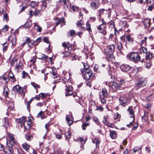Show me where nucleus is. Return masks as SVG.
Instances as JSON below:
<instances>
[{
  "label": "nucleus",
  "mask_w": 154,
  "mask_h": 154,
  "mask_svg": "<svg viewBox=\"0 0 154 154\" xmlns=\"http://www.w3.org/2000/svg\"><path fill=\"white\" fill-rule=\"evenodd\" d=\"M115 49V46L113 44H111L108 46L107 49L108 53L107 54V58L109 60H111L113 58V53Z\"/></svg>",
  "instance_id": "obj_1"
},
{
  "label": "nucleus",
  "mask_w": 154,
  "mask_h": 154,
  "mask_svg": "<svg viewBox=\"0 0 154 154\" xmlns=\"http://www.w3.org/2000/svg\"><path fill=\"white\" fill-rule=\"evenodd\" d=\"M128 58L130 60L135 62H137L140 60L139 54L135 52L130 53L128 55Z\"/></svg>",
  "instance_id": "obj_2"
},
{
  "label": "nucleus",
  "mask_w": 154,
  "mask_h": 154,
  "mask_svg": "<svg viewBox=\"0 0 154 154\" xmlns=\"http://www.w3.org/2000/svg\"><path fill=\"white\" fill-rule=\"evenodd\" d=\"M8 138L7 140V145L10 146H13V145L17 141L15 138L14 135L8 133Z\"/></svg>",
  "instance_id": "obj_3"
},
{
  "label": "nucleus",
  "mask_w": 154,
  "mask_h": 154,
  "mask_svg": "<svg viewBox=\"0 0 154 154\" xmlns=\"http://www.w3.org/2000/svg\"><path fill=\"white\" fill-rule=\"evenodd\" d=\"M100 97L102 103H105L106 102L105 98L107 97L108 95V93L106 88H103L102 92H99Z\"/></svg>",
  "instance_id": "obj_4"
},
{
  "label": "nucleus",
  "mask_w": 154,
  "mask_h": 154,
  "mask_svg": "<svg viewBox=\"0 0 154 154\" xmlns=\"http://www.w3.org/2000/svg\"><path fill=\"white\" fill-rule=\"evenodd\" d=\"M119 104L122 106H125L130 102L129 100L124 95L121 96L119 99Z\"/></svg>",
  "instance_id": "obj_5"
},
{
  "label": "nucleus",
  "mask_w": 154,
  "mask_h": 154,
  "mask_svg": "<svg viewBox=\"0 0 154 154\" xmlns=\"http://www.w3.org/2000/svg\"><path fill=\"white\" fill-rule=\"evenodd\" d=\"M106 27V26L100 25L97 26V29L100 33H102L103 35H105L107 33Z\"/></svg>",
  "instance_id": "obj_6"
},
{
  "label": "nucleus",
  "mask_w": 154,
  "mask_h": 154,
  "mask_svg": "<svg viewBox=\"0 0 154 154\" xmlns=\"http://www.w3.org/2000/svg\"><path fill=\"white\" fill-rule=\"evenodd\" d=\"M92 72L91 70L88 69H86L85 73L83 75L84 78L86 80H89L92 75Z\"/></svg>",
  "instance_id": "obj_7"
},
{
  "label": "nucleus",
  "mask_w": 154,
  "mask_h": 154,
  "mask_svg": "<svg viewBox=\"0 0 154 154\" xmlns=\"http://www.w3.org/2000/svg\"><path fill=\"white\" fill-rule=\"evenodd\" d=\"M146 82L145 79L141 78L138 81L136 85L138 88L143 87L146 85Z\"/></svg>",
  "instance_id": "obj_8"
},
{
  "label": "nucleus",
  "mask_w": 154,
  "mask_h": 154,
  "mask_svg": "<svg viewBox=\"0 0 154 154\" xmlns=\"http://www.w3.org/2000/svg\"><path fill=\"white\" fill-rule=\"evenodd\" d=\"M121 88L120 84L113 82L111 88L113 92H115L120 89Z\"/></svg>",
  "instance_id": "obj_9"
},
{
  "label": "nucleus",
  "mask_w": 154,
  "mask_h": 154,
  "mask_svg": "<svg viewBox=\"0 0 154 154\" xmlns=\"http://www.w3.org/2000/svg\"><path fill=\"white\" fill-rule=\"evenodd\" d=\"M12 147L7 145L4 150L5 154H14Z\"/></svg>",
  "instance_id": "obj_10"
},
{
  "label": "nucleus",
  "mask_w": 154,
  "mask_h": 154,
  "mask_svg": "<svg viewBox=\"0 0 154 154\" xmlns=\"http://www.w3.org/2000/svg\"><path fill=\"white\" fill-rule=\"evenodd\" d=\"M152 50L149 51L146 54V60H150L153 57H154V49L152 48Z\"/></svg>",
  "instance_id": "obj_11"
},
{
  "label": "nucleus",
  "mask_w": 154,
  "mask_h": 154,
  "mask_svg": "<svg viewBox=\"0 0 154 154\" xmlns=\"http://www.w3.org/2000/svg\"><path fill=\"white\" fill-rule=\"evenodd\" d=\"M23 89L19 85H17L14 86L12 89V91L16 92L17 93L21 94L23 92Z\"/></svg>",
  "instance_id": "obj_12"
},
{
  "label": "nucleus",
  "mask_w": 154,
  "mask_h": 154,
  "mask_svg": "<svg viewBox=\"0 0 154 154\" xmlns=\"http://www.w3.org/2000/svg\"><path fill=\"white\" fill-rule=\"evenodd\" d=\"M108 119V116L104 117L103 120L102 121L103 123L105 125H106L110 128H113L114 125L112 124L109 123L107 120Z\"/></svg>",
  "instance_id": "obj_13"
},
{
  "label": "nucleus",
  "mask_w": 154,
  "mask_h": 154,
  "mask_svg": "<svg viewBox=\"0 0 154 154\" xmlns=\"http://www.w3.org/2000/svg\"><path fill=\"white\" fill-rule=\"evenodd\" d=\"M120 68L122 71L126 72L130 70L131 67L128 65L123 64L121 66Z\"/></svg>",
  "instance_id": "obj_14"
},
{
  "label": "nucleus",
  "mask_w": 154,
  "mask_h": 154,
  "mask_svg": "<svg viewBox=\"0 0 154 154\" xmlns=\"http://www.w3.org/2000/svg\"><path fill=\"white\" fill-rule=\"evenodd\" d=\"M26 42H27V45H28V50H30L32 48V46H34L33 43V40H31L29 38H26Z\"/></svg>",
  "instance_id": "obj_15"
},
{
  "label": "nucleus",
  "mask_w": 154,
  "mask_h": 154,
  "mask_svg": "<svg viewBox=\"0 0 154 154\" xmlns=\"http://www.w3.org/2000/svg\"><path fill=\"white\" fill-rule=\"evenodd\" d=\"M126 39V42L127 44H131L133 42V38L130 35H127Z\"/></svg>",
  "instance_id": "obj_16"
},
{
  "label": "nucleus",
  "mask_w": 154,
  "mask_h": 154,
  "mask_svg": "<svg viewBox=\"0 0 154 154\" xmlns=\"http://www.w3.org/2000/svg\"><path fill=\"white\" fill-rule=\"evenodd\" d=\"M128 111L129 112L130 115V118L132 119V121H134L135 120L134 115V112L133 109L130 107H129L127 109Z\"/></svg>",
  "instance_id": "obj_17"
},
{
  "label": "nucleus",
  "mask_w": 154,
  "mask_h": 154,
  "mask_svg": "<svg viewBox=\"0 0 154 154\" xmlns=\"http://www.w3.org/2000/svg\"><path fill=\"white\" fill-rule=\"evenodd\" d=\"M49 68L50 73L52 75V77L54 78H56L57 77V71L55 69L52 68Z\"/></svg>",
  "instance_id": "obj_18"
},
{
  "label": "nucleus",
  "mask_w": 154,
  "mask_h": 154,
  "mask_svg": "<svg viewBox=\"0 0 154 154\" xmlns=\"http://www.w3.org/2000/svg\"><path fill=\"white\" fill-rule=\"evenodd\" d=\"M65 90L66 91V93L65 94L66 96L72 95L73 93V91L70 89L69 88H68L67 86H66Z\"/></svg>",
  "instance_id": "obj_19"
},
{
  "label": "nucleus",
  "mask_w": 154,
  "mask_h": 154,
  "mask_svg": "<svg viewBox=\"0 0 154 154\" xmlns=\"http://www.w3.org/2000/svg\"><path fill=\"white\" fill-rule=\"evenodd\" d=\"M60 23H62V25L63 26L65 25V21L64 20V17H61L60 18H58L55 26H57Z\"/></svg>",
  "instance_id": "obj_20"
},
{
  "label": "nucleus",
  "mask_w": 154,
  "mask_h": 154,
  "mask_svg": "<svg viewBox=\"0 0 154 154\" xmlns=\"http://www.w3.org/2000/svg\"><path fill=\"white\" fill-rule=\"evenodd\" d=\"M72 115H68L66 117V120L67 121L68 125L69 126L72 125L73 123L72 121Z\"/></svg>",
  "instance_id": "obj_21"
},
{
  "label": "nucleus",
  "mask_w": 154,
  "mask_h": 154,
  "mask_svg": "<svg viewBox=\"0 0 154 154\" xmlns=\"http://www.w3.org/2000/svg\"><path fill=\"white\" fill-rule=\"evenodd\" d=\"M76 24L78 27H80L81 29L84 30L85 28L83 27H81L82 26L84 25L83 22L82 21V19L78 20L77 21Z\"/></svg>",
  "instance_id": "obj_22"
},
{
  "label": "nucleus",
  "mask_w": 154,
  "mask_h": 154,
  "mask_svg": "<svg viewBox=\"0 0 154 154\" xmlns=\"http://www.w3.org/2000/svg\"><path fill=\"white\" fill-rule=\"evenodd\" d=\"M26 118L25 117H23L20 119H16V122L19 123L21 124V125H23L26 120Z\"/></svg>",
  "instance_id": "obj_23"
},
{
  "label": "nucleus",
  "mask_w": 154,
  "mask_h": 154,
  "mask_svg": "<svg viewBox=\"0 0 154 154\" xmlns=\"http://www.w3.org/2000/svg\"><path fill=\"white\" fill-rule=\"evenodd\" d=\"M22 146L25 151L26 152H28L30 146L26 143H24L22 144Z\"/></svg>",
  "instance_id": "obj_24"
},
{
  "label": "nucleus",
  "mask_w": 154,
  "mask_h": 154,
  "mask_svg": "<svg viewBox=\"0 0 154 154\" xmlns=\"http://www.w3.org/2000/svg\"><path fill=\"white\" fill-rule=\"evenodd\" d=\"M116 44L117 45L116 48L118 50L120 51L123 49V46L121 42H118L117 43L116 42Z\"/></svg>",
  "instance_id": "obj_25"
},
{
  "label": "nucleus",
  "mask_w": 154,
  "mask_h": 154,
  "mask_svg": "<svg viewBox=\"0 0 154 154\" xmlns=\"http://www.w3.org/2000/svg\"><path fill=\"white\" fill-rule=\"evenodd\" d=\"M143 23L145 26L149 27L150 25V20L148 19H145Z\"/></svg>",
  "instance_id": "obj_26"
},
{
  "label": "nucleus",
  "mask_w": 154,
  "mask_h": 154,
  "mask_svg": "<svg viewBox=\"0 0 154 154\" xmlns=\"http://www.w3.org/2000/svg\"><path fill=\"white\" fill-rule=\"evenodd\" d=\"M23 125L24 127V128L26 130L29 129L31 127L30 122H28L26 121H25Z\"/></svg>",
  "instance_id": "obj_27"
},
{
  "label": "nucleus",
  "mask_w": 154,
  "mask_h": 154,
  "mask_svg": "<svg viewBox=\"0 0 154 154\" xmlns=\"http://www.w3.org/2000/svg\"><path fill=\"white\" fill-rule=\"evenodd\" d=\"M86 29L88 31L89 33L92 32V30L91 27V25L89 23V21H88L86 23Z\"/></svg>",
  "instance_id": "obj_28"
},
{
  "label": "nucleus",
  "mask_w": 154,
  "mask_h": 154,
  "mask_svg": "<svg viewBox=\"0 0 154 154\" xmlns=\"http://www.w3.org/2000/svg\"><path fill=\"white\" fill-rule=\"evenodd\" d=\"M110 136L112 139H115L117 137V135L115 131H110Z\"/></svg>",
  "instance_id": "obj_29"
},
{
  "label": "nucleus",
  "mask_w": 154,
  "mask_h": 154,
  "mask_svg": "<svg viewBox=\"0 0 154 154\" xmlns=\"http://www.w3.org/2000/svg\"><path fill=\"white\" fill-rule=\"evenodd\" d=\"M62 45L64 48H67L68 49H71V47L70 46L69 42H63L62 43Z\"/></svg>",
  "instance_id": "obj_30"
},
{
  "label": "nucleus",
  "mask_w": 154,
  "mask_h": 154,
  "mask_svg": "<svg viewBox=\"0 0 154 154\" xmlns=\"http://www.w3.org/2000/svg\"><path fill=\"white\" fill-rule=\"evenodd\" d=\"M110 25L112 26V27L114 28L115 31V35L116 36H117L119 34V32L115 28L114 22H112L111 23H110Z\"/></svg>",
  "instance_id": "obj_31"
},
{
  "label": "nucleus",
  "mask_w": 154,
  "mask_h": 154,
  "mask_svg": "<svg viewBox=\"0 0 154 154\" xmlns=\"http://www.w3.org/2000/svg\"><path fill=\"white\" fill-rule=\"evenodd\" d=\"M91 7L93 9H97L98 7V4L95 2H92L91 3Z\"/></svg>",
  "instance_id": "obj_32"
},
{
  "label": "nucleus",
  "mask_w": 154,
  "mask_h": 154,
  "mask_svg": "<svg viewBox=\"0 0 154 154\" xmlns=\"http://www.w3.org/2000/svg\"><path fill=\"white\" fill-rule=\"evenodd\" d=\"M64 135L66 137V140L69 139L70 138V136L71 135V133L70 131L68 130V131L66 132L65 134Z\"/></svg>",
  "instance_id": "obj_33"
},
{
  "label": "nucleus",
  "mask_w": 154,
  "mask_h": 154,
  "mask_svg": "<svg viewBox=\"0 0 154 154\" xmlns=\"http://www.w3.org/2000/svg\"><path fill=\"white\" fill-rule=\"evenodd\" d=\"M60 133H56L55 134L56 137L57 139H60L62 138V135L63 134V133H62V131L60 130Z\"/></svg>",
  "instance_id": "obj_34"
},
{
  "label": "nucleus",
  "mask_w": 154,
  "mask_h": 154,
  "mask_svg": "<svg viewBox=\"0 0 154 154\" xmlns=\"http://www.w3.org/2000/svg\"><path fill=\"white\" fill-rule=\"evenodd\" d=\"M71 49H68V51H65L63 53V54L64 56H63V57H68L70 55V51Z\"/></svg>",
  "instance_id": "obj_35"
},
{
  "label": "nucleus",
  "mask_w": 154,
  "mask_h": 154,
  "mask_svg": "<svg viewBox=\"0 0 154 154\" xmlns=\"http://www.w3.org/2000/svg\"><path fill=\"white\" fill-rule=\"evenodd\" d=\"M3 126L7 127L9 125V122L8 119L6 117L4 118L3 121Z\"/></svg>",
  "instance_id": "obj_36"
},
{
  "label": "nucleus",
  "mask_w": 154,
  "mask_h": 154,
  "mask_svg": "<svg viewBox=\"0 0 154 154\" xmlns=\"http://www.w3.org/2000/svg\"><path fill=\"white\" fill-rule=\"evenodd\" d=\"M9 78L11 79V81L12 82H14L15 81V77L12 72H9Z\"/></svg>",
  "instance_id": "obj_37"
},
{
  "label": "nucleus",
  "mask_w": 154,
  "mask_h": 154,
  "mask_svg": "<svg viewBox=\"0 0 154 154\" xmlns=\"http://www.w3.org/2000/svg\"><path fill=\"white\" fill-rule=\"evenodd\" d=\"M9 89L8 87L6 86L5 87L3 91V94L5 96H7L8 94Z\"/></svg>",
  "instance_id": "obj_38"
},
{
  "label": "nucleus",
  "mask_w": 154,
  "mask_h": 154,
  "mask_svg": "<svg viewBox=\"0 0 154 154\" xmlns=\"http://www.w3.org/2000/svg\"><path fill=\"white\" fill-rule=\"evenodd\" d=\"M38 3L34 1H32L31 2L30 5L32 8H35L38 6Z\"/></svg>",
  "instance_id": "obj_39"
},
{
  "label": "nucleus",
  "mask_w": 154,
  "mask_h": 154,
  "mask_svg": "<svg viewBox=\"0 0 154 154\" xmlns=\"http://www.w3.org/2000/svg\"><path fill=\"white\" fill-rule=\"evenodd\" d=\"M140 149H137L136 147H134L133 149V150L134 151V153L132 154H140Z\"/></svg>",
  "instance_id": "obj_40"
},
{
  "label": "nucleus",
  "mask_w": 154,
  "mask_h": 154,
  "mask_svg": "<svg viewBox=\"0 0 154 154\" xmlns=\"http://www.w3.org/2000/svg\"><path fill=\"white\" fill-rule=\"evenodd\" d=\"M34 28L37 29V31L38 32H41L42 31V28L36 23L34 24Z\"/></svg>",
  "instance_id": "obj_41"
},
{
  "label": "nucleus",
  "mask_w": 154,
  "mask_h": 154,
  "mask_svg": "<svg viewBox=\"0 0 154 154\" xmlns=\"http://www.w3.org/2000/svg\"><path fill=\"white\" fill-rule=\"evenodd\" d=\"M147 38L145 37L140 41V44L141 46H142L144 44H146V39Z\"/></svg>",
  "instance_id": "obj_42"
},
{
  "label": "nucleus",
  "mask_w": 154,
  "mask_h": 154,
  "mask_svg": "<svg viewBox=\"0 0 154 154\" xmlns=\"http://www.w3.org/2000/svg\"><path fill=\"white\" fill-rule=\"evenodd\" d=\"M140 51H142L144 54H146L148 53L147 50L146 48L143 47H142L140 48Z\"/></svg>",
  "instance_id": "obj_43"
},
{
  "label": "nucleus",
  "mask_w": 154,
  "mask_h": 154,
  "mask_svg": "<svg viewBox=\"0 0 154 154\" xmlns=\"http://www.w3.org/2000/svg\"><path fill=\"white\" fill-rule=\"evenodd\" d=\"M31 84L35 89H36L38 88H40L39 85L35 83V82H32L31 83Z\"/></svg>",
  "instance_id": "obj_44"
},
{
  "label": "nucleus",
  "mask_w": 154,
  "mask_h": 154,
  "mask_svg": "<svg viewBox=\"0 0 154 154\" xmlns=\"http://www.w3.org/2000/svg\"><path fill=\"white\" fill-rule=\"evenodd\" d=\"M92 142L96 144V147H98L100 142L97 139H95L94 140H92Z\"/></svg>",
  "instance_id": "obj_45"
},
{
  "label": "nucleus",
  "mask_w": 154,
  "mask_h": 154,
  "mask_svg": "<svg viewBox=\"0 0 154 154\" xmlns=\"http://www.w3.org/2000/svg\"><path fill=\"white\" fill-rule=\"evenodd\" d=\"M8 44L6 42H5L3 44V50L4 51H6L8 48Z\"/></svg>",
  "instance_id": "obj_46"
},
{
  "label": "nucleus",
  "mask_w": 154,
  "mask_h": 154,
  "mask_svg": "<svg viewBox=\"0 0 154 154\" xmlns=\"http://www.w3.org/2000/svg\"><path fill=\"white\" fill-rule=\"evenodd\" d=\"M48 94L46 93H41L39 94V97L42 99H44L47 97Z\"/></svg>",
  "instance_id": "obj_47"
},
{
  "label": "nucleus",
  "mask_w": 154,
  "mask_h": 154,
  "mask_svg": "<svg viewBox=\"0 0 154 154\" xmlns=\"http://www.w3.org/2000/svg\"><path fill=\"white\" fill-rule=\"evenodd\" d=\"M93 120L97 125H100V122H99V119L97 117H94Z\"/></svg>",
  "instance_id": "obj_48"
},
{
  "label": "nucleus",
  "mask_w": 154,
  "mask_h": 154,
  "mask_svg": "<svg viewBox=\"0 0 154 154\" xmlns=\"http://www.w3.org/2000/svg\"><path fill=\"white\" fill-rule=\"evenodd\" d=\"M17 64V60L16 59L14 58L12 60L11 65V66H14V65H16Z\"/></svg>",
  "instance_id": "obj_49"
},
{
  "label": "nucleus",
  "mask_w": 154,
  "mask_h": 154,
  "mask_svg": "<svg viewBox=\"0 0 154 154\" xmlns=\"http://www.w3.org/2000/svg\"><path fill=\"white\" fill-rule=\"evenodd\" d=\"M90 124L88 123H83L82 125V128L83 130H85L86 129V127L89 126Z\"/></svg>",
  "instance_id": "obj_50"
},
{
  "label": "nucleus",
  "mask_w": 154,
  "mask_h": 154,
  "mask_svg": "<svg viewBox=\"0 0 154 154\" xmlns=\"http://www.w3.org/2000/svg\"><path fill=\"white\" fill-rule=\"evenodd\" d=\"M79 8L78 7L73 5L71 7V9L74 11H76L78 10Z\"/></svg>",
  "instance_id": "obj_51"
},
{
  "label": "nucleus",
  "mask_w": 154,
  "mask_h": 154,
  "mask_svg": "<svg viewBox=\"0 0 154 154\" xmlns=\"http://www.w3.org/2000/svg\"><path fill=\"white\" fill-rule=\"evenodd\" d=\"M44 113L42 111H40L38 114L37 117L39 118H40L41 119H42L45 117H43L42 116V114Z\"/></svg>",
  "instance_id": "obj_52"
},
{
  "label": "nucleus",
  "mask_w": 154,
  "mask_h": 154,
  "mask_svg": "<svg viewBox=\"0 0 154 154\" xmlns=\"http://www.w3.org/2000/svg\"><path fill=\"white\" fill-rule=\"evenodd\" d=\"M22 78H25L26 77L29 76L28 74L24 71L22 72Z\"/></svg>",
  "instance_id": "obj_53"
},
{
  "label": "nucleus",
  "mask_w": 154,
  "mask_h": 154,
  "mask_svg": "<svg viewBox=\"0 0 154 154\" xmlns=\"http://www.w3.org/2000/svg\"><path fill=\"white\" fill-rule=\"evenodd\" d=\"M59 3L62 5H65L66 4V0H60Z\"/></svg>",
  "instance_id": "obj_54"
},
{
  "label": "nucleus",
  "mask_w": 154,
  "mask_h": 154,
  "mask_svg": "<svg viewBox=\"0 0 154 154\" xmlns=\"http://www.w3.org/2000/svg\"><path fill=\"white\" fill-rule=\"evenodd\" d=\"M73 97L76 100V102L81 104L80 103V101H79V98L76 95H74L73 96Z\"/></svg>",
  "instance_id": "obj_55"
},
{
  "label": "nucleus",
  "mask_w": 154,
  "mask_h": 154,
  "mask_svg": "<svg viewBox=\"0 0 154 154\" xmlns=\"http://www.w3.org/2000/svg\"><path fill=\"white\" fill-rule=\"evenodd\" d=\"M48 58V57L45 54H42V57L39 59L42 60H45L47 59Z\"/></svg>",
  "instance_id": "obj_56"
},
{
  "label": "nucleus",
  "mask_w": 154,
  "mask_h": 154,
  "mask_svg": "<svg viewBox=\"0 0 154 154\" xmlns=\"http://www.w3.org/2000/svg\"><path fill=\"white\" fill-rule=\"evenodd\" d=\"M78 140H79L81 142V143H82V144L83 143L84 144L86 142V141L87 140V139H86L85 140H84V139L82 137H79L78 139Z\"/></svg>",
  "instance_id": "obj_57"
},
{
  "label": "nucleus",
  "mask_w": 154,
  "mask_h": 154,
  "mask_svg": "<svg viewBox=\"0 0 154 154\" xmlns=\"http://www.w3.org/2000/svg\"><path fill=\"white\" fill-rule=\"evenodd\" d=\"M8 15L7 13H5L4 14L3 16V18L4 20H5L6 22H7L8 20Z\"/></svg>",
  "instance_id": "obj_58"
},
{
  "label": "nucleus",
  "mask_w": 154,
  "mask_h": 154,
  "mask_svg": "<svg viewBox=\"0 0 154 154\" xmlns=\"http://www.w3.org/2000/svg\"><path fill=\"white\" fill-rule=\"evenodd\" d=\"M16 38L15 35L14 36V38L11 41L12 45H15L16 44Z\"/></svg>",
  "instance_id": "obj_59"
},
{
  "label": "nucleus",
  "mask_w": 154,
  "mask_h": 154,
  "mask_svg": "<svg viewBox=\"0 0 154 154\" xmlns=\"http://www.w3.org/2000/svg\"><path fill=\"white\" fill-rule=\"evenodd\" d=\"M8 28L9 27L8 26L5 25L4 27L2 29V31L3 32H5L7 31L8 30Z\"/></svg>",
  "instance_id": "obj_60"
},
{
  "label": "nucleus",
  "mask_w": 154,
  "mask_h": 154,
  "mask_svg": "<svg viewBox=\"0 0 154 154\" xmlns=\"http://www.w3.org/2000/svg\"><path fill=\"white\" fill-rule=\"evenodd\" d=\"M70 35L71 36H74L75 35V32L74 30H70Z\"/></svg>",
  "instance_id": "obj_61"
},
{
  "label": "nucleus",
  "mask_w": 154,
  "mask_h": 154,
  "mask_svg": "<svg viewBox=\"0 0 154 154\" xmlns=\"http://www.w3.org/2000/svg\"><path fill=\"white\" fill-rule=\"evenodd\" d=\"M131 122H130V123L129 124H128L127 125L128 127L130 128L132 126L134 125L133 122L134 121H132V119L131 120Z\"/></svg>",
  "instance_id": "obj_62"
},
{
  "label": "nucleus",
  "mask_w": 154,
  "mask_h": 154,
  "mask_svg": "<svg viewBox=\"0 0 154 154\" xmlns=\"http://www.w3.org/2000/svg\"><path fill=\"white\" fill-rule=\"evenodd\" d=\"M35 16L39 15V14H40L41 13V11L40 10H38L37 11H35Z\"/></svg>",
  "instance_id": "obj_63"
},
{
  "label": "nucleus",
  "mask_w": 154,
  "mask_h": 154,
  "mask_svg": "<svg viewBox=\"0 0 154 154\" xmlns=\"http://www.w3.org/2000/svg\"><path fill=\"white\" fill-rule=\"evenodd\" d=\"M36 59L35 56L33 57L30 60V62H32L33 63H34L35 62Z\"/></svg>",
  "instance_id": "obj_64"
}]
</instances>
